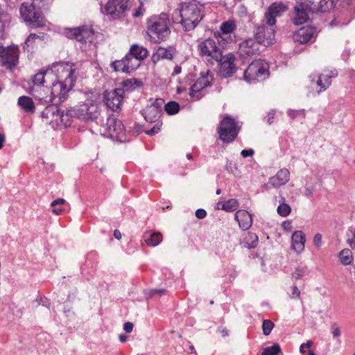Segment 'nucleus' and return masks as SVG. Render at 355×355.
Masks as SVG:
<instances>
[{
    "instance_id": "28",
    "label": "nucleus",
    "mask_w": 355,
    "mask_h": 355,
    "mask_svg": "<svg viewBox=\"0 0 355 355\" xmlns=\"http://www.w3.org/2000/svg\"><path fill=\"white\" fill-rule=\"evenodd\" d=\"M292 247L297 252L304 249L305 235L302 231H295L291 236Z\"/></svg>"
},
{
    "instance_id": "21",
    "label": "nucleus",
    "mask_w": 355,
    "mask_h": 355,
    "mask_svg": "<svg viewBox=\"0 0 355 355\" xmlns=\"http://www.w3.org/2000/svg\"><path fill=\"white\" fill-rule=\"evenodd\" d=\"M260 44L253 38H248L239 45V51L242 55L252 57L260 53L259 46Z\"/></svg>"
},
{
    "instance_id": "38",
    "label": "nucleus",
    "mask_w": 355,
    "mask_h": 355,
    "mask_svg": "<svg viewBox=\"0 0 355 355\" xmlns=\"http://www.w3.org/2000/svg\"><path fill=\"white\" fill-rule=\"evenodd\" d=\"M258 241L259 239L257 234L248 232L244 241L245 247H247L249 249L255 248L258 244Z\"/></svg>"
},
{
    "instance_id": "2",
    "label": "nucleus",
    "mask_w": 355,
    "mask_h": 355,
    "mask_svg": "<svg viewBox=\"0 0 355 355\" xmlns=\"http://www.w3.org/2000/svg\"><path fill=\"white\" fill-rule=\"evenodd\" d=\"M99 115V104L92 99H87L84 103L63 111L60 115V121L67 127L71 125L73 118L84 121H94Z\"/></svg>"
},
{
    "instance_id": "14",
    "label": "nucleus",
    "mask_w": 355,
    "mask_h": 355,
    "mask_svg": "<svg viewBox=\"0 0 355 355\" xmlns=\"http://www.w3.org/2000/svg\"><path fill=\"white\" fill-rule=\"evenodd\" d=\"M123 94V89L116 88L110 92L105 91L103 94V101L108 108L116 111L120 108Z\"/></svg>"
},
{
    "instance_id": "54",
    "label": "nucleus",
    "mask_w": 355,
    "mask_h": 355,
    "mask_svg": "<svg viewBox=\"0 0 355 355\" xmlns=\"http://www.w3.org/2000/svg\"><path fill=\"white\" fill-rule=\"evenodd\" d=\"M166 293V290L165 289H162V288H159V289H153V290H150V292H149V296L150 297H153L156 295H158L159 296H161L162 295Z\"/></svg>"
},
{
    "instance_id": "27",
    "label": "nucleus",
    "mask_w": 355,
    "mask_h": 355,
    "mask_svg": "<svg viewBox=\"0 0 355 355\" xmlns=\"http://www.w3.org/2000/svg\"><path fill=\"white\" fill-rule=\"evenodd\" d=\"M39 104L45 106L44 110L41 112V116L42 118L47 119L51 118L52 120L54 119L55 116H59L60 118V115L63 111H60L59 107L56 105V102L45 104L44 101H39Z\"/></svg>"
},
{
    "instance_id": "24",
    "label": "nucleus",
    "mask_w": 355,
    "mask_h": 355,
    "mask_svg": "<svg viewBox=\"0 0 355 355\" xmlns=\"http://www.w3.org/2000/svg\"><path fill=\"white\" fill-rule=\"evenodd\" d=\"M175 53V49L169 46L167 48L159 46L156 51L153 53L151 60L154 64H156L162 59L172 60Z\"/></svg>"
},
{
    "instance_id": "53",
    "label": "nucleus",
    "mask_w": 355,
    "mask_h": 355,
    "mask_svg": "<svg viewBox=\"0 0 355 355\" xmlns=\"http://www.w3.org/2000/svg\"><path fill=\"white\" fill-rule=\"evenodd\" d=\"M292 293L291 295V298L297 299L300 297V291L296 285H293L291 288Z\"/></svg>"
},
{
    "instance_id": "1",
    "label": "nucleus",
    "mask_w": 355,
    "mask_h": 355,
    "mask_svg": "<svg viewBox=\"0 0 355 355\" xmlns=\"http://www.w3.org/2000/svg\"><path fill=\"white\" fill-rule=\"evenodd\" d=\"M55 68V81L52 82L51 87H46L43 88V91L46 90V95H43L41 92L38 94H35V87H29L28 92L34 96V97L40 102L46 103H53L55 98H58L59 101H64L69 92L73 88L76 81L78 71L75 68L74 63L70 62H58L54 63Z\"/></svg>"
},
{
    "instance_id": "48",
    "label": "nucleus",
    "mask_w": 355,
    "mask_h": 355,
    "mask_svg": "<svg viewBox=\"0 0 355 355\" xmlns=\"http://www.w3.org/2000/svg\"><path fill=\"white\" fill-rule=\"evenodd\" d=\"M349 232L351 234L347 232L348 239L347 240V243L353 250H355V229L353 230H349Z\"/></svg>"
},
{
    "instance_id": "16",
    "label": "nucleus",
    "mask_w": 355,
    "mask_h": 355,
    "mask_svg": "<svg viewBox=\"0 0 355 355\" xmlns=\"http://www.w3.org/2000/svg\"><path fill=\"white\" fill-rule=\"evenodd\" d=\"M235 57L233 54L229 53L225 56L222 55L221 60L216 61L220 66L219 74L222 78H228L233 75L236 68L234 64Z\"/></svg>"
},
{
    "instance_id": "58",
    "label": "nucleus",
    "mask_w": 355,
    "mask_h": 355,
    "mask_svg": "<svg viewBox=\"0 0 355 355\" xmlns=\"http://www.w3.org/2000/svg\"><path fill=\"white\" fill-rule=\"evenodd\" d=\"M254 151L252 149H244L241 153L242 157L244 158L251 157L254 155Z\"/></svg>"
},
{
    "instance_id": "47",
    "label": "nucleus",
    "mask_w": 355,
    "mask_h": 355,
    "mask_svg": "<svg viewBox=\"0 0 355 355\" xmlns=\"http://www.w3.org/2000/svg\"><path fill=\"white\" fill-rule=\"evenodd\" d=\"M154 123L155 124L154 125V126L152 128L145 131L146 134H147L148 135L153 136V135L158 133L161 130V126L162 125V122H154Z\"/></svg>"
},
{
    "instance_id": "34",
    "label": "nucleus",
    "mask_w": 355,
    "mask_h": 355,
    "mask_svg": "<svg viewBox=\"0 0 355 355\" xmlns=\"http://www.w3.org/2000/svg\"><path fill=\"white\" fill-rule=\"evenodd\" d=\"M122 88L124 91L133 90L137 87H141L142 85V82L137 78H130L126 79L122 82Z\"/></svg>"
},
{
    "instance_id": "29",
    "label": "nucleus",
    "mask_w": 355,
    "mask_h": 355,
    "mask_svg": "<svg viewBox=\"0 0 355 355\" xmlns=\"http://www.w3.org/2000/svg\"><path fill=\"white\" fill-rule=\"evenodd\" d=\"M141 114L148 123H153L154 122H161L159 118L162 112L155 108L147 106L145 109L141 111Z\"/></svg>"
},
{
    "instance_id": "19",
    "label": "nucleus",
    "mask_w": 355,
    "mask_h": 355,
    "mask_svg": "<svg viewBox=\"0 0 355 355\" xmlns=\"http://www.w3.org/2000/svg\"><path fill=\"white\" fill-rule=\"evenodd\" d=\"M287 9V6L282 2L272 3L265 14L267 24L274 26L276 24V17H279Z\"/></svg>"
},
{
    "instance_id": "4",
    "label": "nucleus",
    "mask_w": 355,
    "mask_h": 355,
    "mask_svg": "<svg viewBox=\"0 0 355 355\" xmlns=\"http://www.w3.org/2000/svg\"><path fill=\"white\" fill-rule=\"evenodd\" d=\"M168 15L162 12L158 15H153L147 19L146 33L150 40L154 43L166 41L171 35Z\"/></svg>"
},
{
    "instance_id": "25",
    "label": "nucleus",
    "mask_w": 355,
    "mask_h": 355,
    "mask_svg": "<svg viewBox=\"0 0 355 355\" xmlns=\"http://www.w3.org/2000/svg\"><path fill=\"white\" fill-rule=\"evenodd\" d=\"M234 218L243 230H248L252 225V217L248 211L244 209L237 210L234 214Z\"/></svg>"
},
{
    "instance_id": "52",
    "label": "nucleus",
    "mask_w": 355,
    "mask_h": 355,
    "mask_svg": "<svg viewBox=\"0 0 355 355\" xmlns=\"http://www.w3.org/2000/svg\"><path fill=\"white\" fill-rule=\"evenodd\" d=\"M331 329L334 338H337L340 336V329L337 323L332 324Z\"/></svg>"
},
{
    "instance_id": "61",
    "label": "nucleus",
    "mask_w": 355,
    "mask_h": 355,
    "mask_svg": "<svg viewBox=\"0 0 355 355\" xmlns=\"http://www.w3.org/2000/svg\"><path fill=\"white\" fill-rule=\"evenodd\" d=\"M312 344H313V342L311 341V340H308L306 343L302 344L300 347V352L302 354H304L305 351H302V348H304V347L309 348V347H311Z\"/></svg>"
},
{
    "instance_id": "63",
    "label": "nucleus",
    "mask_w": 355,
    "mask_h": 355,
    "mask_svg": "<svg viewBox=\"0 0 355 355\" xmlns=\"http://www.w3.org/2000/svg\"><path fill=\"white\" fill-rule=\"evenodd\" d=\"M52 207V211L56 215H60L62 212L63 209L60 207Z\"/></svg>"
},
{
    "instance_id": "33",
    "label": "nucleus",
    "mask_w": 355,
    "mask_h": 355,
    "mask_svg": "<svg viewBox=\"0 0 355 355\" xmlns=\"http://www.w3.org/2000/svg\"><path fill=\"white\" fill-rule=\"evenodd\" d=\"M309 12H311V11L294 9V17H293V24L295 25H301L306 22L309 19Z\"/></svg>"
},
{
    "instance_id": "30",
    "label": "nucleus",
    "mask_w": 355,
    "mask_h": 355,
    "mask_svg": "<svg viewBox=\"0 0 355 355\" xmlns=\"http://www.w3.org/2000/svg\"><path fill=\"white\" fill-rule=\"evenodd\" d=\"M144 238L146 243L151 247L158 245L162 241V235L159 232H147Z\"/></svg>"
},
{
    "instance_id": "12",
    "label": "nucleus",
    "mask_w": 355,
    "mask_h": 355,
    "mask_svg": "<svg viewBox=\"0 0 355 355\" xmlns=\"http://www.w3.org/2000/svg\"><path fill=\"white\" fill-rule=\"evenodd\" d=\"M213 82V75L210 70L200 72V76L189 88V96L199 100L201 97L196 95L203 89L211 87Z\"/></svg>"
},
{
    "instance_id": "5",
    "label": "nucleus",
    "mask_w": 355,
    "mask_h": 355,
    "mask_svg": "<svg viewBox=\"0 0 355 355\" xmlns=\"http://www.w3.org/2000/svg\"><path fill=\"white\" fill-rule=\"evenodd\" d=\"M21 17L26 24L32 28L46 26V20L40 8L33 3L24 2L19 8Z\"/></svg>"
},
{
    "instance_id": "20",
    "label": "nucleus",
    "mask_w": 355,
    "mask_h": 355,
    "mask_svg": "<svg viewBox=\"0 0 355 355\" xmlns=\"http://www.w3.org/2000/svg\"><path fill=\"white\" fill-rule=\"evenodd\" d=\"M290 179V171L287 168L280 169L275 175L269 178L266 187L269 188L277 189L281 186L286 184Z\"/></svg>"
},
{
    "instance_id": "36",
    "label": "nucleus",
    "mask_w": 355,
    "mask_h": 355,
    "mask_svg": "<svg viewBox=\"0 0 355 355\" xmlns=\"http://www.w3.org/2000/svg\"><path fill=\"white\" fill-rule=\"evenodd\" d=\"M340 262L343 265L347 266L350 264L353 261V256L352 251L348 249H343L341 250L338 255Z\"/></svg>"
},
{
    "instance_id": "40",
    "label": "nucleus",
    "mask_w": 355,
    "mask_h": 355,
    "mask_svg": "<svg viewBox=\"0 0 355 355\" xmlns=\"http://www.w3.org/2000/svg\"><path fill=\"white\" fill-rule=\"evenodd\" d=\"M180 108V105L175 101H170L164 105V110L168 115H173L178 113Z\"/></svg>"
},
{
    "instance_id": "43",
    "label": "nucleus",
    "mask_w": 355,
    "mask_h": 355,
    "mask_svg": "<svg viewBox=\"0 0 355 355\" xmlns=\"http://www.w3.org/2000/svg\"><path fill=\"white\" fill-rule=\"evenodd\" d=\"M277 211L279 216L282 217H286L290 214L291 211V207L287 203L281 202L277 207Z\"/></svg>"
},
{
    "instance_id": "46",
    "label": "nucleus",
    "mask_w": 355,
    "mask_h": 355,
    "mask_svg": "<svg viewBox=\"0 0 355 355\" xmlns=\"http://www.w3.org/2000/svg\"><path fill=\"white\" fill-rule=\"evenodd\" d=\"M288 116L291 119H295L297 117L301 116L302 118H305V110H288L287 111Z\"/></svg>"
},
{
    "instance_id": "11",
    "label": "nucleus",
    "mask_w": 355,
    "mask_h": 355,
    "mask_svg": "<svg viewBox=\"0 0 355 355\" xmlns=\"http://www.w3.org/2000/svg\"><path fill=\"white\" fill-rule=\"evenodd\" d=\"M200 55L207 56L209 60L218 61L221 60L222 50L216 44V41L211 38H207L199 44Z\"/></svg>"
},
{
    "instance_id": "59",
    "label": "nucleus",
    "mask_w": 355,
    "mask_h": 355,
    "mask_svg": "<svg viewBox=\"0 0 355 355\" xmlns=\"http://www.w3.org/2000/svg\"><path fill=\"white\" fill-rule=\"evenodd\" d=\"M65 202H66L65 200L63 198H58L51 202V207L60 206V205H62L64 203H65Z\"/></svg>"
},
{
    "instance_id": "42",
    "label": "nucleus",
    "mask_w": 355,
    "mask_h": 355,
    "mask_svg": "<svg viewBox=\"0 0 355 355\" xmlns=\"http://www.w3.org/2000/svg\"><path fill=\"white\" fill-rule=\"evenodd\" d=\"M282 349L279 344L275 343L270 347H266L261 355H278Z\"/></svg>"
},
{
    "instance_id": "31",
    "label": "nucleus",
    "mask_w": 355,
    "mask_h": 355,
    "mask_svg": "<svg viewBox=\"0 0 355 355\" xmlns=\"http://www.w3.org/2000/svg\"><path fill=\"white\" fill-rule=\"evenodd\" d=\"M18 105L28 113H33L35 110V106L33 99L26 96H21L18 98Z\"/></svg>"
},
{
    "instance_id": "17",
    "label": "nucleus",
    "mask_w": 355,
    "mask_h": 355,
    "mask_svg": "<svg viewBox=\"0 0 355 355\" xmlns=\"http://www.w3.org/2000/svg\"><path fill=\"white\" fill-rule=\"evenodd\" d=\"M0 66L6 67L12 69L15 67L18 63V53L17 49L8 47L1 49V55H0Z\"/></svg>"
},
{
    "instance_id": "55",
    "label": "nucleus",
    "mask_w": 355,
    "mask_h": 355,
    "mask_svg": "<svg viewBox=\"0 0 355 355\" xmlns=\"http://www.w3.org/2000/svg\"><path fill=\"white\" fill-rule=\"evenodd\" d=\"M144 10H145V9L144 8V4L142 2H141L140 6L138 8V9L135 12V13H133V15H132L133 17L137 18V17H139L143 15Z\"/></svg>"
},
{
    "instance_id": "44",
    "label": "nucleus",
    "mask_w": 355,
    "mask_h": 355,
    "mask_svg": "<svg viewBox=\"0 0 355 355\" xmlns=\"http://www.w3.org/2000/svg\"><path fill=\"white\" fill-rule=\"evenodd\" d=\"M275 324L270 320H263L262 322L263 334L265 336H268L272 330Z\"/></svg>"
},
{
    "instance_id": "15",
    "label": "nucleus",
    "mask_w": 355,
    "mask_h": 355,
    "mask_svg": "<svg viewBox=\"0 0 355 355\" xmlns=\"http://www.w3.org/2000/svg\"><path fill=\"white\" fill-rule=\"evenodd\" d=\"M338 76L336 70L331 71L329 73L311 75L310 79L318 93L325 91L331 85V78Z\"/></svg>"
},
{
    "instance_id": "18",
    "label": "nucleus",
    "mask_w": 355,
    "mask_h": 355,
    "mask_svg": "<svg viewBox=\"0 0 355 355\" xmlns=\"http://www.w3.org/2000/svg\"><path fill=\"white\" fill-rule=\"evenodd\" d=\"M110 67L114 71L127 74H130L137 69L136 64L132 62V60L130 59L127 54L121 60L112 61L110 63Z\"/></svg>"
},
{
    "instance_id": "26",
    "label": "nucleus",
    "mask_w": 355,
    "mask_h": 355,
    "mask_svg": "<svg viewBox=\"0 0 355 355\" xmlns=\"http://www.w3.org/2000/svg\"><path fill=\"white\" fill-rule=\"evenodd\" d=\"M55 72L56 71L54 67V64L51 67H48L45 70H41L37 73L32 79L34 86L36 85L40 87L44 83H47L49 78H51V76H54Z\"/></svg>"
},
{
    "instance_id": "13",
    "label": "nucleus",
    "mask_w": 355,
    "mask_h": 355,
    "mask_svg": "<svg viewBox=\"0 0 355 355\" xmlns=\"http://www.w3.org/2000/svg\"><path fill=\"white\" fill-rule=\"evenodd\" d=\"M254 37L259 44L264 46H270L275 41V30L268 24H261L256 27Z\"/></svg>"
},
{
    "instance_id": "9",
    "label": "nucleus",
    "mask_w": 355,
    "mask_h": 355,
    "mask_svg": "<svg viewBox=\"0 0 355 355\" xmlns=\"http://www.w3.org/2000/svg\"><path fill=\"white\" fill-rule=\"evenodd\" d=\"M129 0H108L103 12L113 19H120L127 11Z\"/></svg>"
},
{
    "instance_id": "35",
    "label": "nucleus",
    "mask_w": 355,
    "mask_h": 355,
    "mask_svg": "<svg viewBox=\"0 0 355 355\" xmlns=\"http://www.w3.org/2000/svg\"><path fill=\"white\" fill-rule=\"evenodd\" d=\"M313 2L311 0H296V5L294 9H299L302 10L315 12V8L312 7Z\"/></svg>"
},
{
    "instance_id": "22",
    "label": "nucleus",
    "mask_w": 355,
    "mask_h": 355,
    "mask_svg": "<svg viewBox=\"0 0 355 355\" xmlns=\"http://www.w3.org/2000/svg\"><path fill=\"white\" fill-rule=\"evenodd\" d=\"M127 55L130 59L132 60V62L136 64V67L138 69L141 64V60L148 57V51L146 48L134 44L131 46Z\"/></svg>"
},
{
    "instance_id": "50",
    "label": "nucleus",
    "mask_w": 355,
    "mask_h": 355,
    "mask_svg": "<svg viewBox=\"0 0 355 355\" xmlns=\"http://www.w3.org/2000/svg\"><path fill=\"white\" fill-rule=\"evenodd\" d=\"M164 104V101L162 98H157L150 105V107L155 108L162 112V107Z\"/></svg>"
},
{
    "instance_id": "64",
    "label": "nucleus",
    "mask_w": 355,
    "mask_h": 355,
    "mask_svg": "<svg viewBox=\"0 0 355 355\" xmlns=\"http://www.w3.org/2000/svg\"><path fill=\"white\" fill-rule=\"evenodd\" d=\"M195 75L193 73H189L185 78L186 83H191L194 80Z\"/></svg>"
},
{
    "instance_id": "51",
    "label": "nucleus",
    "mask_w": 355,
    "mask_h": 355,
    "mask_svg": "<svg viewBox=\"0 0 355 355\" xmlns=\"http://www.w3.org/2000/svg\"><path fill=\"white\" fill-rule=\"evenodd\" d=\"M322 234L317 233L313 237V244L318 248H320L322 245Z\"/></svg>"
},
{
    "instance_id": "3",
    "label": "nucleus",
    "mask_w": 355,
    "mask_h": 355,
    "mask_svg": "<svg viewBox=\"0 0 355 355\" xmlns=\"http://www.w3.org/2000/svg\"><path fill=\"white\" fill-rule=\"evenodd\" d=\"M178 10L181 17L180 23L184 31L194 30L205 16L203 5L196 0L180 3Z\"/></svg>"
},
{
    "instance_id": "49",
    "label": "nucleus",
    "mask_w": 355,
    "mask_h": 355,
    "mask_svg": "<svg viewBox=\"0 0 355 355\" xmlns=\"http://www.w3.org/2000/svg\"><path fill=\"white\" fill-rule=\"evenodd\" d=\"M225 169L230 173H232L235 175H236V171H237V166L236 164L232 161L227 160Z\"/></svg>"
},
{
    "instance_id": "6",
    "label": "nucleus",
    "mask_w": 355,
    "mask_h": 355,
    "mask_svg": "<svg viewBox=\"0 0 355 355\" xmlns=\"http://www.w3.org/2000/svg\"><path fill=\"white\" fill-rule=\"evenodd\" d=\"M269 65L263 60L252 61L243 72L244 80L249 83L263 81L269 77Z\"/></svg>"
},
{
    "instance_id": "7",
    "label": "nucleus",
    "mask_w": 355,
    "mask_h": 355,
    "mask_svg": "<svg viewBox=\"0 0 355 355\" xmlns=\"http://www.w3.org/2000/svg\"><path fill=\"white\" fill-rule=\"evenodd\" d=\"M241 126L238 121L228 114H225L217 128L219 139L225 143H232L237 137Z\"/></svg>"
},
{
    "instance_id": "37",
    "label": "nucleus",
    "mask_w": 355,
    "mask_h": 355,
    "mask_svg": "<svg viewBox=\"0 0 355 355\" xmlns=\"http://www.w3.org/2000/svg\"><path fill=\"white\" fill-rule=\"evenodd\" d=\"M309 273V271L308 267L306 265L300 264L295 268L291 275L292 278L295 279H301L304 277L308 275Z\"/></svg>"
},
{
    "instance_id": "39",
    "label": "nucleus",
    "mask_w": 355,
    "mask_h": 355,
    "mask_svg": "<svg viewBox=\"0 0 355 355\" xmlns=\"http://www.w3.org/2000/svg\"><path fill=\"white\" fill-rule=\"evenodd\" d=\"M236 28V25L233 21H226L220 25V30L223 35H227L232 33Z\"/></svg>"
},
{
    "instance_id": "57",
    "label": "nucleus",
    "mask_w": 355,
    "mask_h": 355,
    "mask_svg": "<svg viewBox=\"0 0 355 355\" xmlns=\"http://www.w3.org/2000/svg\"><path fill=\"white\" fill-rule=\"evenodd\" d=\"M133 327H134L133 323H132L130 322H126L123 324V330L126 333H131L132 331Z\"/></svg>"
},
{
    "instance_id": "60",
    "label": "nucleus",
    "mask_w": 355,
    "mask_h": 355,
    "mask_svg": "<svg viewBox=\"0 0 355 355\" xmlns=\"http://www.w3.org/2000/svg\"><path fill=\"white\" fill-rule=\"evenodd\" d=\"M275 114V110H272L270 112H268L267 116V122L269 125H271L272 123V120L274 119V116Z\"/></svg>"
},
{
    "instance_id": "32",
    "label": "nucleus",
    "mask_w": 355,
    "mask_h": 355,
    "mask_svg": "<svg viewBox=\"0 0 355 355\" xmlns=\"http://www.w3.org/2000/svg\"><path fill=\"white\" fill-rule=\"evenodd\" d=\"M239 203L235 198L229 199L225 202H218L217 203V209H221L227 212H232L238 209Z\"/></svg>"
},
{
    "instance_id": "62",
    "label": "nucleus",
    "mask_w": 355,
    "mask_h": 355,
    "mask_svg": "<svg viewBox=\"0 0 355 355\" xmlns=\"http://www.w3.org/2000/svg\"><path fill=\"white\" fill-rule=\"evenodd\" d=\"M313 187H306L304 194L306 197H311L313 195Z\"/></svg>"
},
{
    "instance_id": "23",
    "label": "nucleus",
    "mask_w": 355,
    "mask_h": 355,
    "mask_svg": "<svg viewBox=\"0 0 355 355\" xmlns=\"http://www.w3.org/2000/svg\"><path fill=\"white\" fill-rule=\"evenodd\" d=\"M315 28L312 26H304L300 28L294 35L293 40L300 44H306L314 37Z\"/></svg>"
},
{
    "instance_id": "10",
    "label": "nucleus",
    "mask_w": 355,
    "mask_h": 355,
    "mask_svg": "<svg viewBox=\"0 0 355 355\" xmlns=\"http://www.w3.org/2000/svg\"><path fill=\"white\" fill-rule=\"evenodd\" d=\"M106 130L111 138L120 142L125 141V126L121 121L116 119L115 117L110 116L107 118Z\"/></svg>"
},
{
    "instance_id": "41",
    "label": "nucleus",
    "mask_w": 355,
    "mask_h": 355,
    "mask_svg": "<svg viewBox=\"0 0 355 355\" xmlns=\"http://www.w3.org/2000/svg\"><path fill=\"white\" fill-rule=\"evenodd\" d=\"M334 0H320L317 11L326 12L334 7Z\"/></svg>"
},
{
    "instance_id": "56",
    "label": "nucleus",
    "mask_w": 355,
    "mask_h": 355,
    "mask_svg": "<svg viewBox=\"0 0 355 355\" xmlns=\"http://www.w3.org/2000/svg\"><path fill=\"white\" fill-rule=\"evenodd\" d=\"M207 216V211L204 209H198L196 211V216L198 219H203Z\"/></svg>"
},
{
    "instance_id": "45",
    "label": "nucleus",
    "mask_w": 355,
    "mask_h": 355,
    "mask_svg": "<svg viewBox=\"0 0 355 355\" xmlns=\"http://www.w3.org/2000/svg\"><path fill=\"white\" fill-rule=\"evenodd\" d=\"M36 40V33H31L28 37L26 38L24 45V49L30 51V47H31V49L33 48V44L35 43Z\"/></svg>"
},
{
    "instance_id": "8",
    "label": "nucleus",
    "mask_w": 355,
    "mask_h": 355,
    "mask_svg": "<svg viewBox=\"0 0 355 355\" xmlns=\"http://www.w3.org/2000/svg\"><path fill=\"white\" fill-rule=\"evenodd\" d=\"M63 33L70 40H76L82 44H85L92 42L94 31L89 26L83 25L74 28H65Z\"/></svg>"
}]
</instances>
